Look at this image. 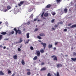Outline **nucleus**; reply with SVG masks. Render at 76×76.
Masks as SVG:
<instances>
[{"label":"nucleus","instance_id":"nucleus-52","mask_svg":"<svg viewBox=\"0 0 76 76\" xmlns=\"http://www.w3.org/2000/svg\"><path fill=\"white\" fill-rule=\"evenodd\" d=\"M73 55H74V56H76V53H75L74 52L73 53Z\"/></svg>","mask_w":76,"mask_h":76},{"label":"nucleus","instance_id":"nucleus-46","mask_svg":"<svg viewBox=\"0 0 76 76\" xmlns=\"http://www.w3.org/2000/svg\"><path fill=\"white\" fill-rule=\"evenodd\" d=\"M15 74L14 73L11 76H15Z\"/></svg>","mask_w":76,"mask_h":76},{"label":"nucleus","instance_id":"nucleus-2","mask_svg":"<svg viewBox=\"0 0 76 76\" xmlns=\"http://www.w3.org/2000/svg\"><path fill=\"white\" fill-rule=\"evenodd\" d=\"M51 58H53V60L54 61H57V57L55 55L52 56H51Z\"/></svg>","mask_w":76,"mask_h":76},{"label":"nucleus","instance_id":"nucleus-53","mask_svg":"<svg viewBox=\"0 0 76 76\" xmlns=\"http://www.w3.org/2000/svg\"><path fill=\"white\" fill-rule=\"evenodd\" d=\"M3 47V46L0 45V48H2Z\"/></svg>","mask_w":76,"mask_h":76},{"label":"nucleus","instance_id":"nucleus-58","mask_svg":"<svg viewBox=\"0 0 76 76\" xmlns=\"http://www.w3.org/2000/svg\"><path fill=\"white\" fill-rule=\"evenodd\" d=\"M6 47H5V46H4V48H3L4 49H6Z\"/></svg>","mask_w":76,"mask_h":76},{"label":"nucleus","instance_id":"nucleus-25","mask_svg":"<svg viewBox=\"0 0 76 76\" xmlns=\"http://www.w3.org/2000/svg\"><path fill=\"white\" fill-rule=\"evenodd\" d=\"M37 58H38V57H37V56H35L33 58V60H36V59H37Z\"/></svg>","mask_w":76,"mask_h":76},{"label":"nucleus","instance_id":"nucleus-56","mask_svg":"<svg viewBox=\"0 0 76 76\" xmlns=\"http://www.w3.org/2000/svg\"><path fill=\"white\" fill-rule=\"evenodd\" d=\"M57 25H60V22H58L57 23Z\"/></svg>","mask_w":76,"mask_h":76},{"label":"nucleus","instance_id":"nucleus-45","mask_svg":"<svg viewBox=\"0 0 76 76\" xmlns=\"http://www.w3.org/2000/svg\"><path fill=\"white\" fill-rule=\"evenodd\" d=\"M60 23L61 25H62V24H63V23L61 21V22H60Z\"/></svg>","mask_w":76,"mask_h":76},{"label":"nucleus","instance_id":"nucleus-32","mask_svg":"<svg viewBox=\"0 0 76 76\" xmlns=\"http://www.w3.org/2000/svg\"><path fill=\"white\" fill-rule=\"evenodd\" d=\"M12 73V71H10V70L8 71V74H10V73Z\"/></svg>","mask_w":76,"mask_h":76},{"label":"nucleus","instance_id":"nucleus-31","mask_svg":"<svg viewBox=\"0 0 76 76\" xmlns=\"http://www.w3.org/2000/svg\"><path fill=\"white\" fill-rule=\"evenodd\" d=\"M51 14L52 15H53V16H54V15H56V13L54 12H51Z\"/></svg>","mask_w":76,"mask_h":76},{"label":"nucleus","instance_id":"nucleus-26","mask_svg":"<svg viewBox=\"0 0 76 76\" xmlns=\"http://www.w3.org/2000/svg\"><path fill=\"white\" fill-rule=\"evenodd\" d=\"M38 28H36L34 30V32H37V31L38 30Z\"/></svg>","mask_w":76,"mask_h":76},{"label":"nucleus","instance_id":"nucleus-42","mask_svg":"<svg viewBox=\"0 0 76 76\" xmlns=\"http://www.w3.org/2000/svg\"><path fill=\"white\" fill-rule=\"evenodd\" d=\"M21 50L19 48H18V51H20Z\"/></svg>","mask_w":76,"mask_h":76},{"label":"nucleus","instance_id":"nucleus-7","mask_svg":"<svg viewBox=\"0 0 76 76\" xmlns=\"http://www.w3.org/2000/svg\"><path fill=\"white\" fill-rule=\"evenodd\" d=\"M37 56H40V52L39 51H38L37 52Z\"/></svg>","mask_w":76,"mask_h":76},{"label":"nucleus","instance_id":"nucleus-62","mask_svg":"<svg viewBox=\"0 0 76 76\" xmlns=\"http://www.w3.org/2000/svg\"><path fill=\"white\" fill-rule=\"evenodd\" d=\"M43 19H45V18L44 17H43Z\"/></svg>","mask_w":76,"mask_h":76},{"label":"nucleus","instance_id":"nucleus-18","mask_svg":"<svg viewBox=\"0 0 76 76\" xmlns=\"http://www.w3.org/2000/svg\"><path fill=\"white\" fill-rule=\"evenodd\" d=\"M48 13H45L44 14V16L45 17H47V16H48Z\"/></svg>","mask_w":76,"mask_h":76},{"label":"nucleus","instance_id":"nucleus-48","mask_svg":"<svg viewBox=\"0 0 76 76\" xmlns=\"http://www.w3.org/2000/svg\"><path fill=\"white\" fill-rule=\"evenodd\" d=\"M4 40L5 41H7V40H9V39H5Z\"/></svg>","mask_w":76,"mask_h":76},{"label":"nucleus","instance_id":"nucleus-11","mask_svg":"<svg viewBox=\"0 0 76 76\" xmlns=\"http://www.w3.org/2000/svg\"><path fill=\"white\" fill-rule=\"evenodd\" d=\"M13 58H14V60H16V59H17V55H14L13 56Z\"/></svg>","mask_w":76,"mask_h":76},{"label":"nucleus","instance_id":"nucleus-44","mask_svg":"<svg viewBox=\"0 0 76 76\" xmlns=\"http://www.w3.org/2000/svg\"><path fill=\"white\" fill-rule=\"evenodd\" d=\"M44 64H45V63H44V62H42V63H41V65H44Z\"/></svg>","mask_w":76,"mask_h":76},{"label":"nucleus","instance_id":"nucleus-34","mask_svg":"<svg viewBox=\"0 0 76 76\" xmlns=\"http://www.w3.org/2000/svg\"><path fill=\"white\" fill-rule=\"evenodd\" d=\"M44 12H43L42 13V15H41V17H43V16H44Z\"/></svg>","mask_w":76,"mask_h":76},{"label":"nucleus","instance_id":"nucleus-10","mask_svg":"<svg viewBox=\"0 0 76 76\" xmlns=\"http://www.w3.org/2000/svg\"><path fill=\"white\" fill-rule=\"evenodd\" d=\"M0 75H4V73L1 71H0Z\"/></svg>","mask_w":76,"mask_h":76},{"label":"nucleus","instance_id":"nucleus-51","mask_svg":"<svg viewBox=\"0 0 76 76\" xmlns=\"http://www.w3.org/2000/svg\"><path fill=\"white\" fill-rule=\"evenodd\" d=\"M12 34H14V31H12L11 32Z\"/></svg>","mask_w":76,"mask_h":76},{"label":"nucleus","instance_id":"nucleus-3","mask_svg":"<svg viewBox=\"0 0 76 76\" xmlns=\"http://www.w3.org/2000/svg\"><path fill=\"white\" fill-rule=\"evenodd\" d=\"M24 2L25 1H21L20 2V3L18 4V5L19 6V7H20V6H21V5H22Z\"/></svg>","mask_w":76,"mask_h":76},{"label":"nucleus","instance_id":"nucleus-27","mask_svg":"<svg viewBox=\"0 0 76 76\" xmlns=\"http://www.w3.org/2000/svg\"><path fill=\"white\" fill-rule=\"evenodd\" d=\"M56 76H60V74L59 73V72H57Z\"/></svg>","mask_w":76,"mask_h":76},{"label":"nucleus","instance_id":"nucleus-4","mask_svg":"<svg viewBox=\"0 0 76 76\" xmlns=\"http://www.w3.org/2000/svg\"><path fill=\"white\" fill-rule=\"evenodd\" d=\"M41 44L43 45V47H46L47 46V44L45 43H44L43 42L41 43Z\"/></svg>","mask_w":76,"mask_h":76},{"label":"nucleus","instance_id":"nucleus-33","mask_svg":"<svg viewBox=\"0 0 76 76\" xmlns=\"http://www.w3.org/2000/svg\"><path fill=\"white\" fill-rule=\"evenodd\" d=\"M30 23H31V22H30V21H28L27 22L26 24H27L28 25H29L30 24Z\"/></svg>","mask_w":76,"mask_h":76},{"label":"nucleus","instance_id":"nucleus-28","mask_svg":"<svg viewBox=\"0 0 76 76\" xmlns=\"http://www.w3.org/2000/svg\"><path fill=\"white\" fill-rule=\"evenodd\" d=\"M37 38L39 39H42V38L39 36H37Z\"/></svg>","mask_w":76,"mask_h":76},{"label":"nucleus","instance_id":"nucleus-8","mask_svg":"<svg viewBox=\"0 0 76 76\" xmlns=\"http://www.w3.org/2000/svg\"><path fill=\"white\" fill-rule=\"evenodd\" d=\"M76 27V25L75 24L74 25H72L70 27L71 28H75Z\"/></svg>","mask_w":76,"mask_h":76},{"label":"nucleus","instance_id":"nucleus-23","mask_svg":"<svg viewBox=\"0 0 76 76\" xmlns=\"http://www.w3.org/2000/svg\"><path fill=\"white\" fill-rule=\"evenodd\" d=\"M29 41H30V39H28V41H26L25 43V44H28V43H29Z\"/></svg>","mask_w":76,"mask_h":76},{"label":"nucleus","instance_id":"nucleus-30","mask_svg":"<svg viewBox=\"0 0 76 76\" xmlns=\"http://www.w3.org/2000/svg\"><path fill=\"white\" fill-rule=\"evenodd\" d=\"M31 75V72H27V75Z\"/></svg>","mask_w":76,"mask_h":76},{"label":"nucleus","instance_id":"nucleus-39","mask_svg":"<svg viewBox=\"0 0 76 76\" xmlns=\"http://www.w3.org/2000/svg\"><path fill=\"white\" fill-rule=\"evenodd\" d=\"M61 0H56V1L57 3H59Z\"/></svg>","mask_w":76,"mask_h":76},{"label":"nucleus","instance_id":"nucleus-54","mask_svg":"<svg viewBox=\"0 0 76 76\" xmlns=\"http://www.w3.org/2000/svg\"><path fill=\"white\" fill-rule=\"evenodd\" d=\"M53 50H56V47L54 48H53Z\"/></svg>","mask_w":76,"mask_h":76},{"label":"nucleus","instance_id":"nucleus-40","mask_svg":"<svg viewBox=\"0 0 76 76\" xmlns=\"http://www.w3.org/2000/svg\"><path fill=\"white\" fill-rule=\"evenodd\" d=\"M7 9L5 10L4 11V12H7Z\"/></svg>","mask_w":76,"mask_h":76},{"label":"nucleus","instance_id":"nucleus-63","mask_svg":"<svg viewBox=\"0 0 76 76\" xmlns=\"http://www.w3.org/2000/svg\"><path fill=\"white\" fill-rule=\"evenodd\" d=\"M15 7H18V6L17 5L15 6Z\"/></svg>","mask_w":76,"mask_h":76},{"label":"nucleus","instance_id":"nucleus-1","mask_svg":"<svg viewBox=\"0 0 76 76\" xmlns=\"http://www.w3.org/2000/svg\"><path fill=\"white\" fill-rule=\"evenodd\" d=\"M14 30L16 32L15 34L16 35H17L18 33L19 34H22V31L19 30H17V29H16V28H15L14 29Z\"/></svg>","mask_w":76,"mask_h":76},{"label":"nucleus","instance_id":"nucleus-35","mask_svg":"<svg viewBox=\"0 0 76 76\" xmlns=\"http://www.w3.org/2000/svg\"><path fill=\"white\" fill-rule=\"evenodd\" d=\"M30 49L31 50H34V48H33V47H30Z\"/></svg>","mask_w":76,"mask_h":76},{"label":"nucleus","instance_id":"nucleus-16","mask_svg":"<svg viewBox=\"0 0 76 76\" xmlns=\"http://www.w3.org/2000/svg\"><path fill=\"white\" fill-rule=\"evenodd\" d=\"M32 10V8H30L28 9V11L29 12H31Z\"/></svg>","mask_w":76,"mask_h":76},{"label":"nucleus","instance_id":"nucleus-22","mask_svg":"<svg viewBox=\"0 0 76 76\" xmlns=\"http://www.w3.org/2000/svg\"><path fill=\"white\" fill-rule=\"evenodd\" d=\"M40 53H44V50L42 49L40 50Z\"/></svg>","mask_w":76,"mask_h":76},{"label":"nucleus","instance_id":"nucleus-12","mask_svg":"<svg viewBox=\"0 0 76 76\" xmlns=\"http://www.w3.org/2000/svg\"><path fill=\"white\" fill-rule=\"evenodd\" d=\"M11 9V7H10V5H8L7 7V10H10Z\"/></svg>","mask_w":76,"mask_h":76},{"label":"nucleus","instance_id":"nucleus-29","mask_svg":"<svg viewBox=\"0 0 76 76\" xmlns=\"http://www.w3.org/2000/svg\"><path fill=\"white\" fill-rule=\"evenodd\" d=\"M2 37H3V35H0V40H1V39H2Z\"/></svg>","mask_w":76,"mask_h":76},{"label":"nucleus","instance_id":"nucleus-47","mask_svg":"<svg viewBox=\"0 0 76 76\" xmlns=\"http://www.w3.org/2000/svg\"><path fill=\"white\" fill-rule=\"evenodd\" d=\"M72 25V23H70L68 24V26H71V25Z\"/></svg>","mask_w":76,"mask_h":76},{"label":"nucleus","instance_id":"nucleus-17","mask_svg":"<svg viewBox=\"0 0 76 76\" xmlns=\"http://www.w3.org/2000/svg\"><path fill=\"white\" fill-rule=\"evenodd\" d=\"M23 40L22 39V38H20V41H19V43H21L22 42Z\"/></svg>","mask_w":76,"mask_h":76},{"label":"nucleus","instance_id":"nucleus-50","mask_svg":"<svg viewBox=\"0 0 76 76\" xmlns=\"http://www.w3.org/2000/svg\"><path fill=\"white\" fill-rule=\"evenodd\" d=\"M56 29V28H54V27H53L52 28V29L53 30H55V29Z\"/></svg>","mask_w":76,"mask_h":76},{"label":"nucleus","instance_id":"nucleus-9","mask_svg":"<svg viewBox=\"0 0 76 76\" xmlns=\"http://www.w3.org/2000/svg\"><path fill=\"white\" fill-rule=\"evenodd\" d=\"M57 67H62V65L61 64H58L57 65Z\"/></svg>","mask_w":76,"mask_h":76},{"label":"nucleus","instance_id":"nucleus-55","mask_svg":"<svg viewBox=\"0 0 76 76\" xmlns=\"http://www.w3.org/2000/svg\"><path fill=\"white\" fill-rule=\"evenodd\" d=\"M27 70H28V72H30V69H27Z\"/></svg>","mask_w":76,"mask_h":76},{"label":"nucleus","instance_id":"nucleus-49","mask_svg":"<svg viewBox=\"0 0 76 76\" xmlns=\"http://www.w3.org/2000/svg\"><path fill=\"white\" fill-rule=\"evenodd\" d=\"M37 18L34 19V21H37Z\"/></svg>","mask_w":76,"mask_h":76},{"label":"nucleus","instance_id":"nucleus-20","mask_svg":"<svg viewBox=\"0 0 76 76\" xmlns=\"http://www.w3.org/2000/svg\"><path fill=\"white\" fill-rule=\"evenodd\" d=\"M29 33H27L26 36L27 38H29Z\"/></svg>","mask_w":76,"mask_h":76},{"label":"nucleus","instance_id":"nucleus-5","mask_svg":"<svg viewBox=\"0 0 76 76\" xmlns=\"http://www.w3.org/2000/svg\"><path fill=\"white\" fill-rule=\"evenodd\" d=\"M21 63L23 65H25V61L23 59H22Z\"/></svg>","mask_w":76,"mask_h":76},{"label":"nucleus","instance_id":"nucleus-57","mask_svg":"<svg viewBox=\"0 0 76 76\" xmlns=\"http://www.w3.org/2000/svg\"><path fill=\"white\" fill-rule=\"evenodd\" d=\"M44 49H45V47H46V46H44Z\"/></svg>","mask_w":76,"mask_h":76},{"label":"nucleus","instance_id":"nucleus-15","mask_svg":"<svg viewBox=\"0 0 76 76\" xmlns=\"http://www.w3.org/2000/svg\"><path fill=\"white\" fill-rule=\"evenodd\" d=\"M1 34L3 35H5L7 33H6V32H2L1 33Z\"/></svg>","mask_w":76,"mask_h":76},{"label":"nucleus","instance_id":"nucleus-38","mask_svg":"<svg viewBox=\"0 0 76 76\" xmlns=\"http://www.w3.org/2000/svg\"><path fill=\"white\" fill-rule=\"evenodd\" d=\"M58 27V25H57L56 24L54 26L55 28H57V27Z\"/></svg>","mask_w":76,"mask_h":76},{"label":"nucleus","instance_id":"nucleus-6","mask_svg":"<svg viewBox=\"0 0 76 76\" xmlns=\"http://www.w3.org/2000/svg\"><path fill=\"white\" fill-rule=\"evenodd\" d=\"M40 36L41 37H45V34L44 33H42L39 34Z\"/></svg>","mask_w":76,"mask_h":76},{"label":"nucleus","instance_id":"nucleus-24","mask_svg":"<svg viewBox=\"0 0 76 76\" xmlns=\"http://www.w3.org/2000/svg\"><path fill=\"white\" fill-rule=\"evenodd\" d=\"M64 11L65 12V13H67V10L65 8L64 9Z\"/></svg>","mask_w":76,"mask_h":76},{"label":"nucleus","instance_id":"nucleus-37","mask_svg":"<svg viewBox=\"0 0 76 76\" xmlns=\"http://www.w3.org/2000/svg\"><path fill=\"white\" fill-rule=\"evenodd\" d=\"M55 20L54 19H53V20H51V22H52V23H53L54 22Z\"/></svg>","mask_w":76,"mask_h":76},{"label":"nucleus","instance_id":"nucleus-36","mask_svg":"<svg viewBox=\"0 0 76 76\" xmlns=\"http://www.w3.org/2000/svg\"><path fill=\"white\" fill-rule=\"evenodd\" d=\"M47 76H51V74H50V73H48Z\"/></svg>","mask_w":76,"mask_h":76},{"label":"nucleus","instance_id":"nucleus-19","mask_svg":"<svg viewBox=\"0 0 76 76\" xmlns=\"http://www.w3.org/2000/svg\"><path fill=\"white\" fill-rule=\"evenodd\" d=\"M71 60H72V61H76V58H71Z\"/></svg>","mask_w":76,"mask_h":76},{"label":"nucleus","instance_id":"nucleus-61","mask_svg":"<svg viewBox=\"0 0 76 76\" xmlns=\"http://www.w3.org/2000/svg\"><path fill=\"white\" fill-rule=\"evenodd\" d=\"M1 23H2V22L0 21V25H1L0 24H1Z\"/></svg>","mask_w":76,"mask_h":76},{"label":"nucleus","instance_id":"nucleus-43","mask_svg":"<svg viewBox=\"0 0 76 76\" xmlns=\"http://www.w3.org/2000/svg\"><path fill=\"white\" fill-rule=\"evenodd\" d=\"M67 31V29L66 28L64 29V32H66V31Z\"/></svg>","mask_w":76,"mask_h":76},{"label":"nucleus","instance_id":"nucleus-59","mask_svg":"<svg viewBox=\"0 0 76 76\" xmlns=\"http://www.w3.org/2000/svg\"><path fill=\"white\" fill-rule=\"evenodd\" d=\"M65 57H67L68 56V55H65Z\"/></svg>","mask_w":76,"mask_h":76},{"label":"nucleus","instance_id":"nucleus-13","mask_svg":"<svg viewBox=\"0 0 76 76\" xmlns=\"http://www.w3.org/2000/svg\"><path fill=\"white\" fill-rule=\"evenodd\" d=\"M45 70H46V68L45 67H43L41 69L40 71H43Z\"/></svg>","mask_w":76,"mask_h":76},{"label":"nucleus","instance_id":"nucleus-21","mask_svg":"<svg viewBox=\"0 0 76 76\" xmlns=\"http://www.w3.org/2000/svg\"><path fill=\"white\" fill-rule=\"evenodd\" d=\"M50 7H51V5L50 4H49L48 5L46 6L47 8H50Z\"/></svg>","mask_w":76,"mask_h":76},{"label":"nucleus","instance_id":"nucleus-64","mask_svg":"<svg viewBox=\"0 0 76 76\" xmlns=\"http://www.w3.org/2000/svg\"><path fill=\"white\" fill-rule=\"evenodd\" d=\"M17 44H18V43H19V42H16Z\"/></svg>","mask_w":76,"mask_h":76},{"label":"nucleus","instance_id":"nucleus-41","mask_svg":"<svg viewBox=\"0 0 76 76\" xmlns=\"http://www.w3.org/2000/svg\"><path fill=\"white\" fill-rule=\"evenodd\" d=\"M57 44H58V42H55V45H57Z\"/></svg>","mask_w":76,"mask_h":76},{"label":"nucleus","instance_id":"nucleus-14","mask_svg":"<svg viewBox=\"0 0 76 76\" xmlns=\"http://www.w3.org/2000/svg\"><path fill=\"white\" fill-rule=\"evenodd\" d=\"M53 47V45L49 44L48 45V47L49 48H52Z\"/></svg>","mask_w":76,"mask_h":76},{"label":"nucleus","instance_id":"nucleus-60","mask_svg":"<svg viewBox=\"0 0 76 76\" xmlns=\"http://www.w3.org/2000/svg\"><path fill=\"white\" fill-rule=\"evenodd\" d=\"M39 42H41V40H39Z\"/></svg>","mask_w":76,"mask_h":76}]
</instances>
